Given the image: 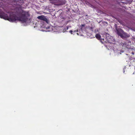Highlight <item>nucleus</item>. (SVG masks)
<instances>
[{
  "label": "nucleus",
  "instance_id": "nucleus-5",
  "mask_svg": "<svg viewBox=\"0 0 135 135\" xmlns=\"http://www.w3.org/2000/svg\"><path fill=\"white\" fill-rule=\"evenodd\" d=\"M96 38L98 39H101V36L99 34H97L95 35Z\"/></svg>",
  "mask_w": 135,
  "mask_h": 135
},
{
  "label": "nucleus",
  "instance_id": "nucleus-6",
  "mask_svg": "<svg viewBox=\"0 0 135 135\" xmlns=\"http://www.w3.org/2000/svg\"><path fill=\"white\" fill-rule=\"evenodd\" d=\"M129 51H132V55H134V52L133 51H135V50L132 49V48H129Z\"/></svg>",
  "mask_w": 135,
  "mask_h": 135
},
{
  "label": "nucleus",
  "instance_id": "nucleus-9",
  "mask_svg": "<svg viewBox=\"0 0 135 135\" xmlns=\"http://www.w3.org/2000/svg\"><path fill=\"white\" fill-rule=\"evenodd\" d=\"M85 26V24H83L81 25V27H82L81 28V31H82V27H84Z\"/></svg>",
  "mask_w": 135,
  "mask_h": 135
},
{
  "label": "nucleus",
  "instance_id": "nucleus-2",
  "mask_svg": "<svg viewBox=\"0 0 135 135\" xmlns=\"http://www.w3.org/2000/svg\"><path fill=\"white\" fill-rule=\"evenodd\" d=\"M103 36L106 37L105 39L107 41H104L106 43L108 42L110 43L115 44V40L114 38L113 37L111 36L109 34L107 33L106 34H103Z\"/></svg>",
  "mask_w": 135,
  "mask_h": 135
},
{
  "label": "nucleus",
  "instance_id": "nucleus-10",
  "mask_svg": "<svg viewBox=\"0 0 135 135\" xmlns=\"http://www.w3.org/2000/svg\"><path fill=\"white\" fill-rule=\"evenodd\" d=\"M133 59H135V58H132V57H131V58H130L129 59L130 60H132Z\"/></svg>",
  "mask_w": 135,
  "mask_h": 135
},
{
  "label": "nucleus",
  "instance_id": "nucleus-7",
  "mask_svg": "<svg viewBox=\"0 0 135 135\" xmlns=\"http://www.w3.org/2000/svg\"><path fill=\"white\" fill-rule=\"evenodd\" d=\"M94 27V26H92L91 27H89V29L91 31H92L93 30V29Z\"/></svg>",
  "mask_w": 135,
  "mask_h": 135
},
{
  "label": "nucleus",
  "instance_id": "nucleus-11",
  "mask_svg": "<svg viewBox=\"0 0 135 135\" xmlns=\"http://www.w3.org/2000/svg\"><path fill=\"white\" fill-rule=\"evenodd\" d=\"M73 32L72 30H70L69 31V32H70L71 33V34H73L72 32Z\"/></svg>",
  "mask_w": 135,
  "mask_h": 135
},
{
  "label": "nucleus",
  "instance_id": "nucleus-15",
  "mask_svg": "<svg viewBox=\"0 0 135 135\" xmlns=\"http://www.w3.org/2000/svg\"><path fill=\"white\" fill-rule=\"evenodd\" d=\"M77 34L78 35H79L78 33H77Z\"/></svg>",
  "mask_w": 135,
  "mask_h": 135
},
{
  "label": "nucleus",
  "instance_id": "nucleus-3",
  "mask_svg": "<svg viewBox=\"0 0 135 135\" xmlns=\"http://www.w3.org/2000/svg\"><path fill=\"white\" fill-rule=\"evenodd\" d=\"M117 34L120 36L122 38H124L129 37V35L124 32L121 29H117L116 28Z\"/></svg>",
  "mask_w": 135,
  "mask_h": 135
},
{
  "label": "nucleus",
  "instance_id": "nucleus-13",
  "mask_svg": "<svg viewBox=\"0 0 135 135\" xmlns=\"http://www.w3.org/2000/svg\"><path fill=\"white\" fill-rule=\"evenodd\" d=\"M101 39H102V40H104V38H103V39L102 38Z\"/></svg>",
  "mask_w": 135,
  "mask_h": 135
},
{
  "label": "nucleus",
  "instance_id": "nucleus-1",
  "mask_svg": "<svg viewBox=\"0 0 135 135\" xmlns=\"http://www.w3.org/2000/svg\"><path fill=\"white\" fill-rule=\"evenodd\" d=\"M29 16L28 12L24 11L21 8H16V12L14 13H7L2 12L0 13L1 18L11 22L19 21L26 25L31 22L30 19L28 18Z\"/></svg>",
  "mask_w": 135,
  "mask_h": 135
},
{
  "label": "nucleus",
  "instance_id": "nucleus-12",
  "mask_svg": "<svg viewBox=\"0 0 135 135\" xmlns=\"http://www.w3.org/2000/svg\"><path fill=\"white\" fill-rule=\"evenodd\" d=\"M73 32H78V30H74L73 31Z\"/></svg>",
  "mask_w": 135,
  "mask_h": 135
},
{
  "label": "nucleus",
  "instance_id": "nucleus-8",
  "mask_svg": "<svg viewBox=\"0 0 135 135\" xmlns=\"http://www.w3.org/2000/svg\"><path fill=\"white\" fill-rule=\"evenodd\" d=\"M71 27L70 26H68L66 27L65 28V29L66 30H68L69 28H70Z\"/></svg>",
  "mask_w": 135,
  "mask_h": 135
},
{
  "label": "nucleus",
  "instance_id": "nucleus-14",
  "mask_svg": "<svg viewBox=\"0 0 135 135\" xmlns=\"http://www.w3.org/2000/svg\"><path fill=\"white\" fill-rule=\"evenodd\" d=\"M54 28H55V27H54V28H53V30H54Z\"/></svg>",
  "mask_w": 135,
  "mask_h": 135
},
{
  "label": "nucleus",
  "instance_id": "nucleus-4",
  "mask_svg": "<svg viewBox=\"0 0 135 135\" xmlns=\"http://www.w3.org/2000/svg\"><path fill=\"white\" fill-rule=\"evenodd\" d=\"M37 18L40 20H43L46 22L47 23H49V21L46 16L44 15H41L37 17Z\"/></svg>",
  "mask_w": 135,
  "mask_h": 135
}]
</instances>
